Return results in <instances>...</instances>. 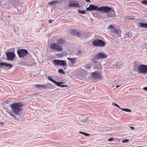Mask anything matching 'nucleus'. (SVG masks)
Here are the masks:
<instances>
[{"label": "nucleus", "mask_w": 147, "mask_h": 147, "mask_svg": "<svg viewBox=\"0 0 147 147\" xmlns=\"http://www.w3.org/2000/svg\"><path fill=\"white\" fill-rule=\"evenodd\" d=\"M136 147H143L140 146H137Z\"/></svg>", "instance_id": "obj_43"}, {"label": "nucleus", "mask_w": 147, "mask_h": 147, "mask_svg": "<svg viewBox=\"0 0 147 147\" xmlns=\"http://www.w3.org/2000/svg\"><path fill=\"white\" fill-rule=\"evenodd\" d=\"M143 89L147 91V87H144Z\"/></svg>", "instance_id": "obj_36"}, {"label": "nucleus", "mask_w": 147, "mask_h": 147, "mask_svg": "<svg viewBox=\"0 0 147 147\" xmlns=\"http://www.w3.org/2000/svg\"><path fill=\"white\" fill-rule=\"evenodd\" d=\"M87 2H89L90 1V0H85Z\"/></svg>", "instance_id": "obj_41"}, {"label": "nucleus", "mask_w": 147, "mask_h": 147, "mask_svg": "<svg viewBox=\"0 0 147 147\" xmlns=\"http://www.w3.org/2000/svg\"><path fill=\"white\" fill-rule=\"evenodd\" d=\"M146 53H147V50L146 51Z\"/></svg>", "instance_id": "obj_45"}, {"label": "nucleus", "mask_w": 147, "mask_h": 147, "mask_svg": "<svg viewBox=\"0 0 147 147\" xmlns=\"http://www.w3.org/2000/svg\"><path fill=\"white\" fill-rule=\"evenodd\" d=\"M141 3L143 4L146 5L147 4V1L145 0L142 1L141 2Z\"/></svg>", "instance_id": "obj_31"}, {"label": "nucleus", "mask_w": 147, "mask_h": 147, "mask_svg": "<svg viewBox=\"0 0 147 147\" xmlns=\"http://www.w3.org/2000/svg\"><path fill=\"white\" fill-rule=\"evenodd\" d=\"M64 42L65 41L62 38H60L57 40V43L61 45L63 44Z\"/></svg>", "instance_id": "obj_23"}, {"label": "nucleus", "mask_w": 147, "mask_h": 147, "mask_svg": "<svg viewBox=\"0 0 147 147\" xmlns=\"http://www.w3.org/2000/svg\"><path fill=\"white\" fill-rule=\"evenodd\" d=\"M114 34H117V37L120 36V31L119 30H115V31L114 32Z\"/></svg>", "instance_id": "obj_22"}, {"label": "nucleus", "mask_w": 147, "mask_h": 147, "mask_svg": "<svg viewBox=\"0 0 147 147\" xmlns=\"http://www.w3.org/2000/svg\"><path fill=\"white\" fill-rule=\"evenodd\" d=\"M4 123H3V122H0V125H4Z\"/></svg>", "instance_id": "obj_39"}, {"label": "nucleus", "mask_w": 147, "mask_h": 147, "mask_svg": "<svg viewBox=\"0 0 147 147\" xmlns=\"http://www.w3.org/2000/svg\"><path fill=\"white\" fill-rule=\"evenodd\" d=\"M59 72L60 73H62L63 74H65V72L62 69H59L58 70Z\"/></svg>", "instance_id": "obj_30"}, {"label": "nucleus", "mask_w": 147, "mask_h": 147, "mask_svg": "<svg viewBox=\"0 0 147 147\" xmlns=\"http://www.w3.org/2000/svg\"><path fill=\"white\" fill-rule=\"evenodd\" d=\"M7 59L8 61H12L15 57V54L14 52H6L5 53Z\"/></svg>", "instance_id": "obj_6"}, {"label": "nucleus", "mask_w": 147, "mask_h": 147, "mask_svg": "<svg viewBox=\"0 0 147 147\" xmlns=\"http://www.w3.org/2000/svg\"><path fill=\"white\" fill-rule=\"evenodd\" d=\"M12 110L16 114L19 115L21 114L23 105L20 102L14 103L10 105Z\"/></svg>", "instance_id": "obj_1"}, {"label": "nucleus", "mask_w": 147, "mask_h": 147, "mask_svg": "<svg viewBox=\"0 0 147 147\" xmlns=\"http://www.w3.org/2000/svg\"><path fill=\"white\" fill-rule=\"evenodd\" d=\"M9 102V101L8 100H6L5 101V103L7 104H8Z\"/></svg>", "instance_id": "obj_38"}, {"label": "nucleus", "mask_w": 147, "mask_h": 147, "mask_svg": "<svg viewBox=\"0 0 147 147\" xmlns=\"http://www.w3.org/2000/svg\"><path fill=\"white\" fill-rule=\"evenodd\" d=\"M138 24L140 27L147 28V23H143L139 22L138 23Z\"/></svg>", "instance_id": "obj_21"}, {"label": "nucleus", "mask_w": 147, "mask_h": 147, "mask_svg": "<svg viewBox=\"0 0 147 147\" xmlns=\"http://www.w3.org/2000/svg\"><path fill=\"white\" fill-rule=\"evenodd\" d=\"M45 86H44V85H42L41 84H35L34 85V87L36 88H38L39 89H41L42 88H46L47 87H45Z\"/></svg>", "instance_id": "obj_19"}, {"label": "nucleus", "mask_w": 147, "mask_h": 147, "mask_svg": "<svg viewBox=\"0 0 147 147\" xmlns=\"http://www.w3.org/2000/svg\"><path fill=\"white\" fill-rule=\"evenodd\" d=\"M91 76L94 79H100L101 76L98 71H95L92 73Z\"/></svg>", "instance_id": "obj_11"}, {"label": "nucleus", "mask_w": 147, "mask_h": 147, "mask_svg": "<svg viewBox=\"0 0 147 147\" xmlns=\"http://www.w3.org/2000/svg\"><path fill=\"white\" fill-rule=\"evenodd\" d=\"M108 28L111 30V31L114 32L116 29L113 26L110 25L108 27Z\"/></svg>", "instance_id": "obj_25"}, {"label": "nucleus", "mask_w": 147, "mask_h": 147, "mask_svg": "<svg viewBox=\"0 0 147 147\" xmlns=\"http://www.w3.org/2000/svg\"><path fill=\"white\" fill-rule=\"evenodd\" d=\"M137 71L139 73L146 74L147 73V65L142 64L138 65L137 67Z\"/></svg>", "instance_id": "obj_3"}, {"label": "nucleus", "mask_w": 147, "mask_h": 147, "mask_svg": "<svg viewBox=\"0 0 147 147\" xmlns=\"http://www.w3.org/2000/svg\"><path fill=\"white\" fill-rule=\"evenodd\" d=\"M47 78L49 80L52 82L54 83L56 85H57L58 86L61 87L62 88H63L64 87H67L68 86L67 85H61V84L63 83V82H57L52 79L50 76H48L47 77Z\"/></svg>", "instance_id": "obj_9"}, {"label": "nucleus", "mask_w": 147, "mask_h": 147, "mask_svg": "<svg viewBox=\"0 0 147 147\" xmlns=\"http://www.w3.org/2000/svg\"><path fill=\"white\" fill-rule=\"evenodd\" d=\"M130 128L132 130H134V127H133L130 126Z\"/></svg>", "instance_id": "obj_37"}, {"label": "nucleus", "mask_w": 147, "mask_h": 147, "mask_svg": "<svg viewBox=\"0 0 147 147\" xmlns=\"http://www.w3.org/2000/svg\"><path fill=\"white\" fill-rule=\"evenodd\" d=\"M51 50L53 51H62L63 49L61 47L56 43H51L50 46Z\"/></svg>", "instance_id": "obj_5"}, {"label": "nucleus", "mask_w": 147, "mask_h": 147, "mask_svg": "<svg viewBox=\"0 0 147 147\" xmlns=\"http://www.w3.org/2000/svg\"><path fill=\"white\" fill-rule=\"evenodd\" d=\"M108 140V141H109V142H111V141H113V138H110Z\"/></svg>", "instance_id": "obj_35"}, {"label": "nucleus", "mask_w": 147, "mask_h": 147, "mask_svg": "<svg viewBox=\"0 0 147 147\" xmlns=\"http://www.w3.org/2000/svg\"><path fill=\"white\" fill-rule=\"evenodd\" d=\"M79 133L80 134H82L86 136H89L90 135V134H89L85 133L82 131H79Z\"/></svg>", "instance_id": "obj_29"}, {"label": "nucleus", "mask_w": 147, "mask_h": 147, "mask_svg": "<svg viewBox=\"0 0 147 147\" xmlns=\"http://www.w3.org/2000/svg\"><path fill=\"white\" fill-rule=\"evenodd\" d=\"M67 59L69 61H71L72 64H75L76 63V58H67Z\"/></svg>", "instance_id": "obj_17"}, {"label": "nucleus", "mask_w": 147, "mask_h": 147, "mask_svg": "<svg viewBox=\"0 0 147 147\" xmlns=\"http://www.w3.org/2000/svg\"><path fill=\"white\" fill-rule=\"evenodd\" d=\"M111 7L105 6L99 7L98 10L99 11H101V13H105L107 15L108 13L111 11Z\"/></svg>", "instance_id": "obj_7"}, {"label": "nucleus", "mask_w": 147, "mask_h": 147, "mask_svg": "<svg viewBox=\"0 0 147 147\" xmlns=\"http://www.w3.org/2000/svg\"><path fill=\"white\" fill-rule=\"evenodd\" d=\"M92 44L96 47H102L105 46V42L102 40L96 39L92 41Z\"/></svg>", "instance_id": "obj_2"}, {"label": "nucleus", "mask_w": 147, "mask_h": 147, "mask_svg": "<svg viewBox=\"0 0 147 147\" xmlns=\"http://www.w3.org/2000/svg\"><path fill=\"white\" fill-rule=\"evenodd\" d=\"M88 119V118H86V120H87V119Z\"/></svg>", "instance_id": "obj_44"}, {"label": "nucleus", "mask_w": 147, "mask_h": 147, "mask_svg": "<svg viewBox=\"0 0 147 147\" xmlns=\"http://www.w3.org/2000/svg\"><path fill=\"white\" fill-rule=\"evenodd\" d=\"M112 105H113L115 106H116L117 107H118L119 109H120L121 108L117 104L115 103L114 102H112Z\"/></svg>", "instance_id": "obj_32"}, {"label": "nucleus", "mask_w": 147, "mask_h": 147, "mask_svg": "<svg viewBox=\"0 0 147 147\" xmlns=\"http://www.w3.org/2000/svg\"><path fill=\"white\" fill-rule=\"evenodd\" d=\"M129 141V140L127 139H125L122 140V142L123 143H125L128 142Z\"/></svg>", "instance_id": "obj_33"}, {"label": "nucleus", "mask_w": 147, "mask_h": 147, "mask_svg": "<svg viewBox=\"0 0 147 147\" xmlns=\"http://www.w3.org/2000/svg\"><path fill=\"white\" fill-rule=\"evenodd\" d=\"M58 1H52L48 3V4L51 6H52L53 4H57L58 3Z\"/></svg>", "instance_id": "obj_24"}, {"label": "nucleus", "mask_w": 147, "mask_h": 147, "mask_svg": "<svg viewBox=\"0 0 147 147\" xmlns=\"http://www.w3.org/2000/svg\"><path fill=\"white\" fill-rule=\"evenodd\" d=\"M69 7H80V6L78 3H70L68 5Z\"/></svg>", "instance_id": "obj_16"}, {"label": "nucleus", "mask_w": 147, "mask_h": 147, "mask_svg": "<svg viewBox=\"0 0 147 147\" xmlns=\"http://www.w3.org/2000/svg\"><path fill=\"white\" fill-rule=\"evenodd\" d=\"M72 34L73 35H75L78 37L80 36V33L77 32V30H74L72 31Z\"/></svg>", "instance_id": "obj_18"}, {"label": "nucleus", "mask_w": 147, "mask_h": 147, "mask_svg": "<svg viewBox=\"0 0 147 147\" xmlns=\"http://www.w3.org/2000/svg\"><path fill=\"white\" fill-rule=\"evenodd\" d=\"M107 15L108 17H112L115 16V14L114 10L111 9V11L108 13Z\"/></svg>", "instance_id": "obj_14"}, {"label": "nucleus", "mask_w": 147, "mask_h": 147, "mask_svg": "<svg viewBox=\"0 0 147 147\" xmlns=\"http://www.w3.org/2000/svg\"><path fill=\"white\" fill-rule=\"evenodd\" d=\"M121 109L123 111H125L128 112H130L131 111V110L127 109H123L121 108Z\"/></svg>", "instance_id": "obj_26"}, {"label": "nucleus", "mask_w": 147, "mask_h": 147, "mask_svg": "<svg viewBox=\"0 0 147 147\" xmlns=\"http://www.w3.org/2000/svg\"><path fill=\"white\" fill-rule=\"evenodd\" d=\"M12 67V65L10 64H8L4 62H1L0 63V68H3L4 67H6L7 69H10Z\"/></svg>", "instance_id": "obj_10"}, {"label": "nucleus", "mask_w": 147, "mask_h": 147, "mask_svg": "<svg viewBox=\"0 0 147 147\" xmlns=\"http://www.w3.org/2000/svg\"><path fill=\"white\" fill-rule=\"evenodd\" d=\"M92 64L91 63H87L84 66V68L88 69L91 67Z\"/></svg>", "instance_id": "obj_20"}, {"label": "nucleus", "mask_w": 147, "mask_h": 147, "mask_svg": "<svg viewBox=\"0 0 147 147\" xmlns=\"http://www.w3.org/2000/svg\"><path fill=\"white\" fill-rule=\"evenodd\" d=\"M119 85H117L116 86V88H117L119 87Z\"/></svg>", "instance_id": "obj_42"}, {"label": "nucleus", "mask_w": 147, "mask_h": 147, "mask_svg": "<svg viewBox=\"0 0 147 147\" xmlns=\"http://www.w3.org/2000/svg\"><path fill=\"white\" fill-rule=\"evenodd\" d=\"M9 113L11 116L14 117V118H16L15 116L14 115V114H13V113L11 111L9 112Z\"/></svg>", "instance_id": "obj_34"}, {"label": "nucleus", "mask_w": 147, "mask_h": 147, "mask_svg": "<svg viewBox=\"0 0 147 147\" xmlns=\"http://www.w3.org/2000/svg\"><path fill=\"white\" fill-rule=\"evenodd\" d=\"M124 38L127 39L128 38H131L133 36L132 33L131 32H127L124 34Z\"/></svg>", "instance_id": "obj_15"}, {"label": "nucleus", "mask_w": 147, "mask_h": 147, "mask_svg": "<svg viewBox=\"0 0 147 147\" xmlns=\"http://www.w3.org/2000/svg\"><path fill=\"white\" fill-rule=\"evenodd\" d=\"M53 63L55 65L66 66L67 65L65 61L61 60L55 59L53 60Z\"/></svg>", "instance_id": "obj_8"}, {"label": "nucleus", "mask_w": 147, "mask_h": 147, "mask_svg": "<svg viewBox=\"0 0 147 147\" xmlns=\"http://www.w3.org/2000/svg\"><path fill=\"white\" fill-rule=\"evenodd\" d=\"M107 57V55L103 53L99 52L97 54H96V57L99 59L105 58Z\"/></svg>", "instance_id": "obj_13"}, {"label": "nucleus", "mask_w": 147, "mask_h": 147, "mask_svg": "<svg viewBox=\"0 0 147 147\" xmlns=\"http://www.w3.org/2000/svg\"><path fill=\"white\" fill-rule=\"evenodd\" d=\"M53 22L52 20H49V22L50 23H51V22Z\"/></svg>", "instance_id": "obj_40"}, {"label": "nucleus", "mask_w": 147, "mask_h": 147, "mask_svg": "<svg viewBox=\"0 0 147 147\" xmlns=\"http://www.w3.org/2000/svg\"><path fill=\"white\" fill-rule=\"evenodd\" d=\"M17 53L19 57H24L25 56L28 54V51L25 49H19L17 51Z\"/></svg>", "instance_id": "obj_4"}, {"label": "nucleus", "mask_w": 147, "mask_h": 147, "mask_svg": "<svg viewBox=\"0 0 147 147\" xmlns=\"http://www.w3.org/2000/svg\"><path fill=\"white\" fill-rule=\"evenodd\" d=\"M78 11L79 13L82 14H84L86 13V11L85 10H81L78 9Z\"/></svg>", "instance_id": "obj_28"}, {"label": "nucleus", "mask_w": 147, "mask_h": 147, "mask_svg": "<svg viewBox=\"0 0 147 147\" xmlns=\"http://www.w3.org/2000/svg\"><path fill=\"white\" fill-rule=\"evenodd\" d=\"M99 7L97 6L94 5L93 4H91L89 6L86 8V10L90 11L93 10H97L98 11V9Z\"/></svg>", "instance_id": "obj_12"}, {"label": "nucleus", "mask_w": 147, "mask_h": 147, "mask_svg": "<svg viewBox=\"0 0 147 147\" xmlns=\"http://www.w3.org/2000/svg\"><path fill=\"white\" fill-rule=\"evenodd\" d=\"M99 59H98V58L96 57V55L95 57L92 59V61L94 63H96L97 62V60Z\"/></svg>", "instance_id": "obj_27"}]
</instances>
